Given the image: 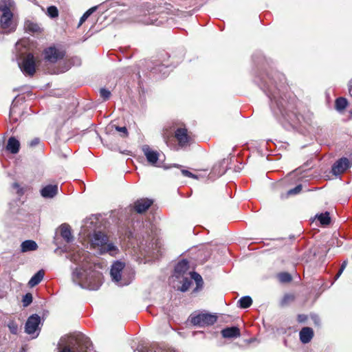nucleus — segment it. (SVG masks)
Returning <instances> with one entry per match:
<instances>
[{"instance_id":"27","label":"nucleus","mask_w":352,"mask_h":352,"mask_svg":"<svg viewBox=\"0 0 352 352\" xmlns=\"http://www.w3.org/2000/svg\"><path fill=\"white\" fill-rule=\"evenodd\" d=\"M25 28L27 31L32 33L39 32L41 30V28L38 24L30 21L25 22Z\"/></svg>"},{"instance_id":"20","label":"nucleus","mask_w":352,"mask_h":352,"mask_svg":"<svg viewBox=\"0 0 352 352\" xmlns=\"http://www.w3.org/2000/svg\"><path fill=\"white\" fill-rule=\"evenodd\" d=\"M38 248V245L34 241L26 240L22 242L21 245V251L22 252H27L30 251H34Z\"/></svg>"},{"instance_id":"7","label":"nucleus","mask_w":352,"mask_h":352,"mask_svg":"<svg viewBox=\"0 0 352 352\" xmlns=\"http://www.w3.org/2000/svg\"><path fill=\"white\" fill-rule=\"evenodd\" d=\"M124 268V263L120 261L115 262L111 268L110 274L112 280L119 286L128 285L132 280V277L125 278Z\"/></svg>"},{"instance_id":"46","label":"nucleus","mask_w":352,"mask_h":352,"mask_svg":"<svg viewBox=\"0 0 352 352\" xmlns=\"http://www.w3.org/2000/svg\"><path fill=\"white\" fill-rule=\"evenodd\" d=\"M63 252H67V248H65V249H64V250H63Z\"/></svg>"},{"instance_id":"32","label":"nucleus","mask_w":352,"mask_h":352,"mask_svg":"<svg viewBox=\"0 0 352 352\" xmlns=\"http://www.w3.org/2000/svg\"><path fill=\"white\" fill-rule=\"evenodd\" d=\"M47 14L51 18H56L58 16V10L56 6H52L47 8Z\"/></svg>"},{"instance_id":"11","label":"nucleus","mask_w":352,"mask_h":352,"mask_svg":"<svg viewBox=\"0 0 352 352\" xmlns=\"http://www.w3.org/2000/svg\"><path fill=\"white\" fill-rule=\"evenodd\" d=\"M43 54L45 60L52 63H56L58 60L62 59L65 56L64 52L60 51L54 47H49L46 48L43 52Z\"/></svg>"},{"instance_id":"19","label":"nucleus","mask_w":352,"mask_h":352,"mask_svg":"<svg viewBox=\"0 0 352 352\" xmlns=\"http://www.w3.org/2000/svg\"><path fill=\"white\" fill-rule=\"evenodd\" d=\"M20 148V142L14 137H11L8 139L6 149L12 154H16L19 152Z\"/></svg>"},{"instance_id":"22","label":"nucleus","mask_w":352,"mask_h":352,"mask_svg":"<svg viewBox=\"0 0 352 352\" xmlns=\"http://www.w3.org/2000/svg\"><path fill=\"white\" fill-rule=\"evenodd\" d=\"M226 173L225 169L222 167V165L221 164H216L213 166L210 173V177H218L221 175H223Z\"/></svg>"},{"instance_id":"43","label":"nucleus","mask_w":352,"mask_h":352,"mask_svg":"<svg viewBox=\"0 0 352 352\" xmlns=\"http://www.w3.org/2000/svg\"><path fill=\"white\" fill-rule=\"evenodd\" d=\"M307 320V316L304 314H300L298 316V321L299 322H304Z\"/></svg>"},{"instance_id":"21","label":"nucleus","mask_w":352,"mask_h":352,"mask_svg":"<svg viewBox=\"0 0 352 352\" xmlns=\"http://www.w3.org/2000/svg\"><path fill=\"white\" fill-rule=\"evenodd\" d=\"M44 272L39 270L29 280L28 285L30 287H34L38 285L43 278Z\"/></svg>"},{"instance_id":"48","label":"nucleus","mask_w":352,"mask_h":352,"mask_svg":"<svg viewBox=\"0 0 352 352\" xmlns=\"http://www.w3.org/2000/svg\"><path fill=\"white\" fill-rule=\"evenodd\" d=\"M20 45V43H19V42L16 43V45H17V46H18V45Z\"/></svg>"},{"instance_id":"2","label":"nucleus","mask_w":352,"mask_h":352,"mask_svg":"<svg viewBox=\"0 0 352 352\" xmlns=\"http://www.w3.org/2000/svg\"><path fill=\"white\" fill-rule=\"evenodd\" d=\"M89 253L82 249L75 248L69 251L67 256L70 261L78 265L72 272V280L81 287L89 290H97L102 285V273L97 270L99 265L89 261Z\"/></svg>"},{"instance_id":"38","label":"nucleus","mask_w":352,"mask_h":352,"mask_svg":"<svg viewBox=\"0 0 352 352\" xmlns=\"http://www.w3.org/2000/svg\"><path fill=\"white\" fill-rule=\"evenodd\" d=\"M12 187L13 189L16 190V192L19 195H22L23 194V189L19 186L18 183H14Z\"/></svg>"},{"instance_id":"8","label":"nucleus","mask_w":352,"mask_h":352,"mask_svg":"<svg viewBox=\"0 0 352 352\" xmlns=\"http://www.w3.org/2000/svg\"><path fill=\"white\" fill-rule=\"evenodd\" d=\"M18 65L21 72L25 75L32 76L35 73V60L31 53L21 56Z\"/></svg>"},{"instance_id":"3","label":"nucleus","mask_w":352,"mask_h":352,"mask_svg":"<svg viewBox=\"0 0 352 352\" xmlns=\"http://www.w3.org/2000/svg\"><path fill=\"white\" fill-rule=\"evenodd\" d=\"M163 138L166 145L173 151L185 149L189 146L192 141L187 129L178 127L174 133V136H170L166 133H163Z\"/></svg>"},{"instance_id":"26","label":"nucleus","mask_w":352,"mask_h":352,"mask_svg":"<svg viewBox=\"0 0 352 352\" xmlns=\"http://www.w3.org/2000/svg\"><path fill=\"white\" fill-rule=\"evenodd\" d=\"M238 303L239 304V307L241 308L246 309L252 305V300L250 296H245L241 298L238 301Z\"/></svg>"},{"instance_id":"5","label":"nucleus","mask_w":352,"mask_h":352,"mask_svg":"<svg viewBox=\"0 0 352 352\" xmlns=\"http://www.w3.org/2000/svg\"><path fill=\"white\" fill-rule=\"evenodd\" d=\"M15 3L12 0H0V27L3 32L14 30L15 25L13 21V11Z\"/></svg>"},{"instance_id":"40","label":"nucleus","mask_w":352,"mask_h":352,"mask_svg":"<svg viewBox=\"0 0 352 352\" xmlns=\"http://www.w3.org/2000/svg\"><path fill=\"white\" fill-rule=\"evenodd\" d=\"M182 173L186 176L190 178H197V176L192 173L191 172L187 170H182Z\"/></svg>"},{"instance_id":"6","label":"nucleus","mask_w":352,"mask_h":352,"mask_svg":"<svg viewBox=\"0 0 352 352\" xmlns=\"http://www.w3.org/2000/svg\"><path fill=\"white\" fill-rule=\"evenodd\" d=\"M188 262L186 260L179 262L175 267L173 277L179 284H182L176 287L178 290L183 292H186L190 286L188 276L191 272H188Z\"/></svg>"},{"instance_id":"41","label":"nucleus","mask_w":352,"mask_h":352,"mask_svg":"<svg viewBox=\"0 0 352 352\" xmlns=\"http://www.w3.org/2000/svg\"><path fill=\"white\" fill-rule=\"evenodd\" d=\"M60 352H80V351L72 349L69 346H65L60 349Z\"/></svg>"},{"instance_id":"47","label":"nucleus","mask_w":352,"mask_h":352,"mask_svg":"<svg viewBox=\"0 0 352 352\" xmlns=\"http://www.w3.org/2000/svg\"><path fill=\"white\" fill-rule=\"evenodd\" d=\"M173 166L175 167H179V165L178 164H174Z\"/></svg>"},{"instance_id":"15","label":"nucleus","mask_w":352,"mask_h":352,"mask_svg":"<svg viewBox=\"0 0 352 352\" xmlns=\"http://www.w3.org/2000/svg\"><path fill=\"white\" fill-rule=\"evenodd\" d=\"M153 201L148 199H141L135 202L134 208L137 212L142 213L152 205Z\"/></svg>"},{"instance_id":"14","label":"nucleus","mask_w":352,"mask_h":352,"mask_svg":"<svg viewBox=\"0 0 352 352\" xmlns=\"http://www.w3.org/2000/svg\"><path fill=\"white\" fill-rule=\"evenodd\" d=\"M58 192V185L54 184H49L44 186L41 190V195L45 199H51L54 197Z\"/></svg>"},{"instance_id":"23","label":"nucleus","mask_w":352,"mask_h":352,"mask_svg":"<svg viewBox=\"0 0 352 352\" xmlns=\"http://www.w3.org/2000/svg\"><path fill=\"white\" fill-rule=\"evenodd\" d=\"M152 72L156 74H161L162 77H165L168 74V68L165 65L161 64L153 67Z\"/></svg>"},{"instance_id":"30","label":"nucleus","mask_w":352,"mask_h":352,"mask_svg":"<svg viewBox=\"0 0 352 352\" xmlns=\"http://www.w3.org/2000/svg\"><path fill=\"white\" fill-rule=\"evenodd\" d=\"M97 9V7H92L91 8L89 9L87 12L84 13V14L81 16L80 19L78 26L81 25L87 19V18Z\"/></svg>"},{"instance_id":"16","label":"nucleus","mask_w":352,"mask_h":352,"mask_svg":"<svg viewBox=\"0 0 352 352\" xmlns=\"http://www.w3.org/2000/svg\"><path fill=\"white\" fill-rule=\"evenodd\" d=\"M300 341L304 343H308L311 341L314 336V331L310 327H303L300 333Z\"/></svg>"},{"instance_id":"18","label":"nucleus","mask_w":352,"mask_h":352,"mask_svg":"<svg viewBox=\"0 0 352 352\" xmlns=\"http://www.w3.org/2000/svg\"><path fill=\"white\" fill-rule=\"evenodd\" d=\"M221 334L226 338H234L240 336V330L236 327H228L221 331Z\"/></svg>"},{"instance_id":"35","label":"nucleus","mask_w":352,"mask_h":352,"mask_svg":"<svg viewBox=\"0 0 352 352\" xmlns=\"http://www.w3.org/2000/svg\"><path fill=\"white\" fill-rule=\"evenodd\" d=\"M100 96L104 100H108L111 96V92L108 89H106L104 88H102L100 89Z\"/></svg>"},{"instance_id":"25","label":"nucleus","mask_w":352,"mask_h":352,"mask_svg":"<svg viewBox=\"0 0 352 352\" xmlns=\"http://www.w3.org/2000/svg\"><path fill=\"white\" fill-rule=\"evenodd\" d=\"M316 217L320 221V223L323 226H327L331 222V218L329 216V213L328 212H325L324 213H321L319 214H316Z\"/></svg>"},{"instance_id":"39","label":"nucleus","mask_w":352,"mask_h":352,"mask_svg":"<svg viewBox=\"0 0 352 352\" xmlns=\"http://www.w3.org/2000/svg\"><path fill=\"white\" fill-rule=\"evenodd\" d=\"M116 130L122 133V137H126L128 135L127 129L125 126H116Z\"/></svg>"},{"instance_id":"17","label":"nucleus","mask_w":352,"mask_h":352,"mask_svg":"<svg viewBox=\"0 0 352 352\" xmlns=\"http://www.w3.org/2000/svg\"><path fill=\"white\" fill-rule=\"evenodd\" d=\"M60 236L67 242L69 243L73 241V236L71 232V229L69 225L65 223L62 224L59 228Z\"/></svg>"},{"instance_id":"33","label":"nucleus","mask_w":352,"mask_h":352,"mask_svg":"<svg viewBox=\"0 0 352 352\" xmlns=\"http://www.w3.org/2000/svg\"><path fill=\"white\" fill-rule=\"evenodd\" d=\"M22 302H23V305L24 307H28V305H30L32 302V295L30 294V293H28L26 294L23 297V300H22Z\"/></svg>"},{"instance_id":"28","label":"nucleus","mask_w":352,"mask_h":352,"mask_svg":"<svg viewBox=\"0 0 352 352\" xmlns=\"http://www.w3.org/2000/svg\"><path fill=\"white\" fill-rule=\"evenodd\" d=\"M347 100L344 98H338L336 100L335 107L337 111H341L347 106Z\"/></svg>"},{"instance_id":"4","label":"nucleus","mask_w":352,"mask_h":352,"mask_svg":"<svg viewBox=\"0 0 352 352\" xmlns=\"http://www.w3.org/2000/svg\"><path fill=\"white\" fill-rule=\"evenodd\" d=\"M91 247L96 250L100 254L108 253L111 256H116L119 250L113 243L109 242L108 236L100 231H96L91 238Z\"/></svg>"},{"instance_id":"13","label":"nucleus","mask_w":352,"mask_h":352,"mask_svg":"<svg viewBox=\"0 0 352 352\" xmlns=\"http://www.w3.org/2000/svg\"><path fill=\"white\" fill-rule=\"evenodd\" d=\"M350 166V162L346 157H342L332 166L331 172L334 175L344 173Z\"/></svg>"},{"instance_id":"29","label":"nucleus","mask_w":352,"mask_h":352,"mask_svg":"<svg viewBox=\"0 0 352 352\" xmlns=\"http://www.w3.org/2000/svg\"><path fill=\"white\" fill-rule=\"evenodd\" d=\"M147 352H178L177 351L170 349V348H166L164 346H151Z\"/></svg>"},{"instance_id":"42","label":"nucleus","mask_w":352,"mask_h":352,"mask_svg":"<svg viewBox=\"0 0 352 352\" xmlns=\"http://www.w3.org/2000/svg\"><path fill=\"white\" fill-rule=\"evenodd\" d=\"M39 142H40V140H39V138H34L32 140H31V141L30 142V143H29V146H30V147H34V146H35L38 145V144H39Z\"/></svg>"},{"instance_id":"1","label":"nucleus","mask_w":352,"mask_h":352,"mask_svg":"<svg viewBox=\"0 0 352 352\" xmlns=\"http://www.w3.org/2000/svg\"><path fill=\"white\" fill-rule=\"evenodd\" d=\"M256 83L265 93L270 100V108L274 115L283 124H288L293 128L300 122V116L294 111V100H288L287 89L284 74L273 72L266 76L258 77Z\"/></svg>"},{"instance_id":"37","label":"nucleus","mask_w":352,"mask_h":352,"mask_svg":"<svg viewBox=\"0 0 352 352\" xmlns=\"http://www.w3.org/2000/svg\"><path fill=\"white\" fill-rule=\"evenodd\" d=\"M301 190H302V185L299 184V185H297L295 188L290 189L287 192V194L289 195H296V194L299 193Z\"/></svg>"},{"instance_id":"36","label":"nucleus","mask_w":352,"mask_h":352,"mask_svg":"<svg viewBox=\"0 0 352 352\" xmlns=\"http://www.w3.org/2000/svg\"><path fill=\"white\" fill-rule=\"evenodd\" d=\"M294 300V296L289 295V294L285 295V296L283 297V298L281 301V305L283 306L286 305L289 302L293 301Z\"/></svg>"},{"instance_id":"12","label":"nucleus","mask_w":352,"mask_h":352,"mask_svg":"<svg viewBox=\"0 0 352 352\" xmlns=\"http://www.w3.org/2000/svg\"><path fill=\"white\" fill-rule=\"evenodd\" d=\"M142 150L148 162L152 166H157L160 156L159 153L153 150L148 145H143Z\"/></svg>"},{"instance_id":"44","label":"nucleus","mask_w":352,"mask_h":352,"mask_svg":"<svg viewBox=\"0 0 352 352\" xmlns=\"http://www.w3.org/2000/svg\"><path fill=\"white\" fill-rule=\"evenodd\" d=\"M344 270H339L338 272L337 273V274L335 276V278L334 280H336L340 276L341 274H342Z\"/></svg>"},{"instance_id":"10","label":"nucleus","mask_w":352,"mask_h":352,"mask_svg":"<svg viewBox=\"0 0 352 352\" xmlns=\"http://www.w3.org/2000/svg\"><path fill=\"white\" fill-rule=\"evenodd\" d=\"M216 321V316L210 314H199L196 316L191 315L190 316L191 323L199 327L212 325Z\"/></svg>"},{"instance_id":"24","label":"nucleus","mask_w":352,"mask_h":352,"mask_svg":"<svg viewBox=\"0 0 352 352\" xmlns=\"http://www.w3.org/2000/svg\"><path fill=\"white\" fill-rule=\"evenodd\" d=\"M189 281H190V284L192 283V280H194L197 284V290L201 287L203 285V279L201 276L197 272H192L188 276Z\"/></svg>"},{"instance_id":"31","label":"nucleus","mask_w":352,"mask_h":352,"mask_svg":"<svg viewBox=\"0 0 352 352\" xmlns=\"http://www.w3.org/2000/svg\"><path fill=\"white\" fill-rule=\"evenodd\" d=\"M278 277L281 283H289L292 279V276L287 272L280 273Z\"/></svg>"},{"instance_id":"9","label":"nucleus","mask_w":352,"mask_h":352,"mask_svg":"<svg viewBox=\"0 0 352 352\" xmlns=\"http://www.w3.org/2000/svg\"><path fill=\"white\" fill-rule=\"evenodd\" d=\"M41 324V317L37 314H32L30 316L25 324V332L29 335H32V338H36L38 336Z\"/></svg>"},{"instance_id":"45","label":"nucleus","mask_w":352,"mask_h":352,"mask_svg":"<svg viewBox=\"0 0 352 352\" xmlns=\"http://www.w3.org/2000/svg\"><path fill=\"white\" fill-rule=\"evenodd\" d=\"M346 265H347V261H343V263H342V265L340 266V270H344V269L346 268Z\"/></svg>"},{"instance_id":"34","label":"nucleus","mask_w":352,"mask_h":352,"mask_svg":"<svg viewBox=\"0 0 352 352\" xmlns=\"http://www.w3.org/2000/svg\"><path fill=\"white\" fill-rule=\"evenodd\" d=\"M8 327L9 328L10 331L12 334H16L18 332V324L13 320H10L8 324Z\"/></svg>"}]
</instances>
